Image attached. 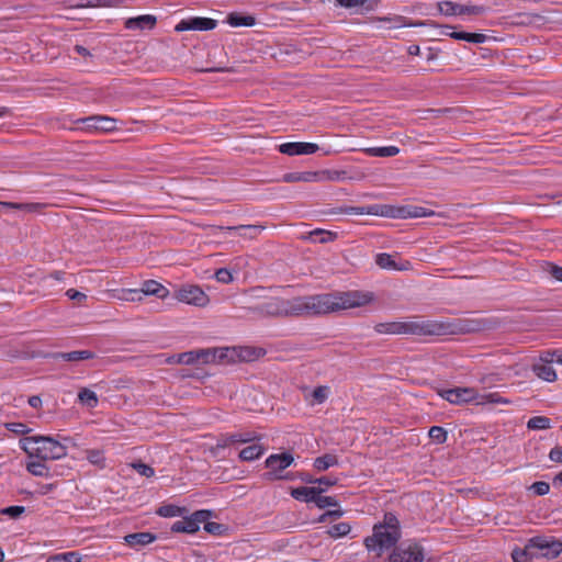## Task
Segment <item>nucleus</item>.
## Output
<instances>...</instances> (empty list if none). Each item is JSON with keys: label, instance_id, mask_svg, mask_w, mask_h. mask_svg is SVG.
<instances>
[{"label": "nucleus", "instance_id": "obj_13", "mask_svg": "<svg viewBox=\"0 0 562 562\" xmlns=\"http://www.w3.org/2000/svg\"><path fill=\"white\" fill-rule=\"evenodd\" d=\"M216 20L211 18L195 16L181 20L176 26V32L183 31H211L216 27Z\"/></svg>", "mask_w": 562, "mask_h": 562}, {"label": "nucleus", "instance_id": "obj_46", "mask_svg": "<svg viewBox=\"0 0 562 562\" xmlns=\"http://www.w3.org/2000/svg\"><path fill=\"white\" fill-rule=\"evenodd\" d=\"M458 4L450 1L437 2L435 3L438 11L445 15H458Z\"/></svg>", "mask_w": 562, "mask_h": 562}, {"label": "nucleus", "instance_id": "obj_21", "mask_svg": "<svg viewBox=\"0 0 562 562\" xmlns=\"http://www.w3.org/2000/svg\"><path fill=\"white\" fill-rule=\"evenodd\" d=\"M282 180L288 183L292 182H318L317 171H296L283 175Z\"/></svg>", "mask_w": 562, "mask_h": 562}, {"label": "nucleus", "instance_id": "obj_60", "mask_svg": "<svg viewBox=\"0 0 562 562\" xmlns=\"http://www.w3.org/2000/svg\"><path fill=\"white\" fill-rule=\"evenodd\" d=\"M209 516H210V512H207V510H196L195 513H193L191 515V518L194 519L196 525H199V527H200L201 524L206 521Z\"/></svg>", "mask_w": 562, "mask_h": 562}, {"label": "nucleus", "instance_id": "obj_45", "mask_svg": "<svg viewBox=\"0 0 562 562\" xmlns=\"http://www.w3.org/2000/svg\"><path fill=\"white\" fill-rule=\"evenodd\" d=\"M261 355H262V350L261 349H256V348H251V347H245V348L240 349V351L238 352L237 356L243 361H254V360L258 359Z\"/></svg>", "mask_w": 562, "mask_h": 562}, {"label": "nucleus", "instance_id": "obj_63", "mask_svg": "<svg viewBox=\"0 0 562 562\" xmlns=\"http://www.w3.org/2000/svg\"><path fill=\"white\" fill-rule=\"evenodd\" d=\"M341 7L355 8L362 5L367 0H336Z\"/></svg>", "mask_w": 562, "mask_h": 562}, {"label": "nucleus", "instance_id": "obj_33", "mask_svg": "<svg viewBox=\"0 0 562 562\" xmlns=\"http://www.w3.org/2000/svg\"><path fill=\"white\" fill-rule=\"evenodd\" d=\"M78 398L83 405H86L89 408L97 407L99 403L95 392L88 387H83L79 391Z\"/></svg>", "mask_w": 562, "mask_h": 562}, {"label": "nucleus", "instance_id": "obj_31", "mask_svg": "<svg viewBox=\"0 0 562 562\" xmlns=\"http://www.w3.org/2000/svg\"><path fill=\"white\" fill-rule=\"evenodd\" d=\"M227 23L234 27L254 26L256 24V19L252 15H241V14H237V13H231L227 16Z\"/></svg>", "mask_w": 562, "mask_h": 562}, {"label": "nucleus", "instance_id": "obj_5", "mask_svg": "<svg viewBox=\"0 0 562 562\" xmlns=\"http://www.w3.org/2000/svg\"><path fill=\"white\" fill-rule=\"evenodd\" d=\"M294 462V457L290 452L274 453L269 456L266 461V468L269 470L265 473V479L269 481L283 480L288 476L282 475V471Z\"/></svg>", "mask_w": 562, "mask_h": 562}, {"label": "nucleus", "instance_id": "obj_28", "mask_svg": "<svg viewBox=\"0 0 562 562\" xmlns=\"http://www.w3.org/2000/svg\"><path fill=\"white\" fill-rule=\"evenodd\" d=\"M448 35L451 38H454L458 41H465V42L475 43V44L484 43L487 38V36L482 33L451 32Z\"/></svg>", "mask_w": 562, "mask_h": 562}, {"label": "nucleus", "instance_id": "obj_12", "mask_svg": "<svg viewBox=\"0 0 562 562\" xmlns=\"http://www.w3.org/2000/svg\"><path fill=\"white\" fill-rule=\"evenodd\" d=\"M124 294H136L137 300H142L143 295H155L159 299H166L169 290L156 280H146L142 283L140 289H127Z\"/></svg>", "mask_w": 562, "mask_h": 562}, {"label": "nucleus", "instance_id": "obj_6", "mask_svg": "<svg viewBox=\"0 0 562 562\" xmlns=\"http://www.w3.org/2000/svg\"><path fill=\"white\" fill-rule=\"evenodd\" d=\"M373 329L380 335H417L422 331V325L414 321H396L378 323Z\"/></svg>", "mask_w": 562, "mask_h": 562}, {"label": "nucleus", "instance_id": "obj_30", "mask_svg": "<svg viewBox=\"0 0 562 562\" xmlns=\"http://www.w3.org/2000/svg\"><path fill=\"white\" fill-rule=\"evenodd\" d=\"M338 464V458L336 454L333 453H326L324 456H321L314 460V468L322 472L326 471L327 469L335 467Z\"/></svg>", "mask_w": 562, "mask_h": 562}, {"label": "nucleus", "instance_id": "obj_32", "mask_svg": "<svg viewBox=\"0 0 562 562\" xmlns=\"http://www.w3.org/2000/svg\"><path fill=\"white\" fill-rule=\"evenodd\" d=\"M94 357V353L89 350H75L70 352H61L57 355V358H60L65 361H81L89 360Z\"/></svg>", "mask_w": 562, "mask_h": 562}, {"label": "nucleus", "instance_id": "obj_23", "mask_svg": "<svg viewBox=\"0 0 562 562\" xmlns=\"http://www.w3.org/2000/svg\"><path fill=\"white\" fill-rule=\"evenodd\" d=\"M259 440V436L255 432L246 431V432H235L223 439L222 447H228L234 443H248Z\"/></svg>", "mask_w": 562, "mask_h": 562}, {"label": "nucleus", "instance_id": "obj_41", "mask_svg": "<svg viewBox=\"0 0 562 562\" xmlns=\"http://www.w3.org/2000/svg\"><path fill=\"white\" fill-rule=\"evenodd\" d=\"M535 557H537V552L528 550L527 546L525 547V549H515L512 552V558L514 562H531V559Z\"/></svg>", "mask_w": 562, "mask_h": 562}, {"label": "nucleus", "instance_id": "obj_34", "mask_svg": "<svg viewBox=\"0 0 562 562\" xmlns=\"http://www.w3.org/2000/svg\"><path fill=\"white\" fill-rule=\"evenodd\" d=\"M0 206L12 210H21L25 212H37L43 205L40 203H16V202H0Z\"/></svg>", "mask_w": 562, "mask_h": 562}, {"label": "nucleus", "instance_id": "obj_7", "mask_svg": "<svg viewBox=\"0 0 562 562\" xmlns=\"http://www.w3.org/2000/svg\"><path fill=\"white\" fill-rule=\"evenodd\" d=\"M173 297L182 303L204 307L209 304V295L194 284H184L175 290Z\"/></svg>", "mask_w": 562, "mask_h": 562}, {"label": "nucleus", "instance_id": "obj_48", "mask_svg": "<svg viewBox=\"0 0 562 562\" xmlns=\"http://www.w3.org/2000/svg\"><path fill=\"white\" fill-rule=\"evenodd\" d=\"M486 403L501 404V403H507V401L502 398L498 395V393L479 394V400H476V405H483Z\"/></svg>", "mask_w": 562, "mask_h": 562}, {"label": "nucleus", "instance_id": "obj_16", "mask_svg": "<svg viewBox=\"0 0 562 562\" xmlns=\"http://www.w3.org/2000/svg\"><path fill=\"white\" fill-rule=\"evenodd\" d=\"M157 23V18L151 14H144L134 18H128L124 22V26L127 30H151Z\"/></svg>", "mask_w": 562, "mask_h": 562}, {"label": "nucleus", "instance_id": "obj_1", "mask_svg": "<svg viewBox=\"0 0 562 562\" xmlns=\"http://www.w3.org/2000/svg\"><path fill=\"white\" fill-rule=\"evenodd\" d=\"M374 300L372 292L347 291L315 295L280 297L282 317L322 315L341 310L364 306Z\"/></svg>", "mask_w": 562, "mask_h": 562}, {"label": "nucleus", "instance_id": "obj_47", "mask_svg": "<svg viewBox=\"0 0 562 562\" xmlns=\"http://www.w3.org/2000/svg\"><path fill=\"white\" fill-rule=\"evenodd\" d=\"M199 353L198 350H191L177 355V360L182 364H194L199 363Z\"/></svg>", "mask_w": 562, "mask_h": 562}, {"label": "nucleus", "instance_id": "obj_38", "mask_svg": "<svg viewBox=\"0 0 562 562\" xmlns=\"http://www.w3.org/2000/svg\"><path fill=\"white\" fill-rule=\"evenodd\" d=\"M527 427L532 430H544L551 427V420L546 416H535L528 420Z\"/></svg>", "mask_w": 562, "mask_h": 562}, {"label": "nucleus", "instance_id": "obj_24", "mask_svg": "<svg viewBox=\"0 0 562 562\" xmlns=\"http://www.w3.org/2000/svg\"><path fill=\"white\" fill-rule=\"evenodd\" d=\"M317 173H318V182L319 181L339 182V181H344L346 179H350V180L360 179L359 177L348 176L347 171H345V170H321V171H317Z\"/></svg>", "mask_w": 562, "mask_h": 562}, {"label": "nucleus", "instance_id": "obj_18", "mask_svg": "<svg viewBox=\"0 0 562 562\" xmlns=\"http://www.w3.org/2000/svg\"><path fill=\"white\" fill-rule=\"evenodd\" d=\"M324 491L325 488L316 486H301L293 488L291 491V496L296 501L315 504L317 494H322Z\"/></svg>", "mask_w": 562, "mask_h": 562}, {"label": "nucleus", "instance_id": "obj_58", "mask_svg": "<svg viewBox=\"0 0 562 562\" xmlns=\"http://www.w3.org/2000/svg\"><path fill=\"white\" fill-rule=\"evenodd\" d=\"M559 355H562V351L560 350H552V351H546L541 355L540 360L542 363L549 364L552 361H557V358Z\"/></svg>", "mask_w": 562, "mask_h": 562}, {"label": "nucleus", "instance_id": "obj_39", "mask_svg": "<svg viewBox=\"0 0 562 562\" xmlns=\"http://www.w3.org/2000/svg\"><path fill=\"white\" fill-rule=\"evenodd\" d=\"M375 263L382 269H389V270H400L401 269L396 266L393 257L385 252L376 255Z\"/></svg>", "mask_w": 562, "mask_h": 562}, {"label": "nucleus", "instance_id": "obj_27", "mask_svg": "<svg viewBox=\"0 0 562 562\" xmlns=\"http://www.w3.org/2000/svg\"><path fill=\"white\" fill-rule=\"evenodd\" d=\"M533 373L547 382H554L558 378L555 370L546 363H538L532 366Z\"/></svg>", "mask_w": 562, "mask_h": 562}, {"label": "nucleus", "instance_id": "obj_11", "mask_svg": "<svg viewBox=\"0 0 562 562\" xmlns=\"http://www.w3.org/2000/svg\"><path fill=\"white\" fill-rule=\"evenodd\" d=\"M198 353L200 356L199 363H216L233 360L236 350L229 348H206L198 349Z\"/></svg>", "mask_w": 562, "mask_h": 562}, {"label": "nucleus", "instance_id": "obj_64", "mask_svg": "<svg viewBox=\"0 0 562 562\" xmlns=\"http://www.w3.org/2000/svg\"><path fill=\"white\" fill-rule=\"evenodd\" d=\"M549 273L558 281L562 282V267H558L551 265L549 268Z\"/></svg>", "mask_w": 562, "mask_h": 562}, {"label": "nucleus", "instance_id": "obj_40", "mask_svg": "<svg viewBox=\"0 0 562 562\" xmlns=\"http://www.w3.org/2000/svg\"><path fill=\"white\" fill-rule=\"evenodd\" d=\"M350 530H351V526L348 522H339V524L333 525L328 529L327 533L331 538L337 539V538L347 536L350 532Z\"/></svg>", "mask_w": 562, "mask_h": 562}, {"label": "nucleus", "instance_id": "obj_19", "mask_svg": "<svg viewBox=\"0 0 562 562\" xmlns=\"http://www.w3.org/2000/svg\"><path fill=\"white\" fill-rule=\"evenodd\" d=\"M420 554V551L412 550L411 547H398L390 555V562H422Z\"/></svg>", "mask_w": 562, "mask_h": 562}, {"label": "nucleus", "instance_id": "obj_49", "mask_svg": "<svg viewBox=\"0 0 562 562\" xmlns=\"http://www.w3.org/2000/svg\"><path fill=\"white\" fill-rule=\"evenodd\" d=\"M315 505L321 509H324L327 507H338L339 506V504L335 497L324 496L322 494H317Z\"/></svg>", "mask_w": 562, "mask_h": 562}, {"label": "nucleus", "instance_id": "obj_59", "mask_svg": "<svg viewBox=\"0 0 562 562\" xmlns=\"http://www.w3.org/2000/svg\"><path fill=\"white\" fill-rule=\"evenodd\" d=\"M549 459L552 462L562 463V446H555L549 452Z\"/></svg>", "mask_w": 562, "mask_h": 562}, {"label": "nucleus", "instance_id": "obj_52", "mask_svg": "<svg viewBox=\"0 0 562 562\" xmlns=\"http://www.w3.org/2000/svg\"><path fill=\"white\" fill-rule=\"evenodd\" d=\"M214 276L215 279L223 284H229L234 280L232 272L227 268L217 269Z\"/></svg>", "mask_w": 562, "mask_h": 562}, {"label": "nucleus", "instance_id": "obj_3", "mask_svg": "<svg viewBox=\"0 0 562 562\" xmlns=\"http://www.w3.org/2000/svg\"><path fill=\"white\" fill-rule=\"evenodd\" d=\"M20 447L30 458L42 461L59 460L67 456V448L48 436H31L20 439Z\"/></svg>", "mask_w": 562, "mask_h": 562}, {"label": "nucleus", "instance_id": "obj_35", "mask_svg": "<svg viewBox=\"0 0 562 562\" xmlns=\"http://www.w3.org/2000/svg\"><path fill=\"white\" fill-rule=\"evenodd\" d=\"M81 557L77 551L56 553L46 559V562H80Z\"/></svg>", "mask_w": 562, "mask_h": 562}, {"label": "nucleus", "instance_id": "obj_50", "mask_svg": "<svg viewBox=\"0 0 562 562\" xmlns=\"http://www.w3.org/2000/svg\"><path fill=\"white\" fill-rule=\"evenodd\" d=\"M328 393H329V387L325 386V385H321V386H317L314 389V391L312 392V397L315 403L322 404L327 400Z\"/></svg>", "mask_w": 562, "mask_h": 562}, {"label": "nucleus", "instance_id": "obj_37", "mask_svg": "<svg viewBox=\"0 0 562 562\" xmlns=\"http://www.w3.org/2000/svg\"><path fill=\"white\" fill-rule=\"evenodd\" d=\"M45 461H29L26 463V470L34 476L47 477L48 468L44 463Z\"/></svg>", "mask_w": 562, "mask_h": 562}, {"label": "nucleus", "instance_id": "obj_44", "mask_svg": "<svg viewBox=\"0 0 562 562\" xmlns=\"http://www.w3.org/2000/svg\"><path fill=\"white\" fill-rule=\"evenodd\" d=\"M87 459L90 463H92L101 469L105 467V458H104L103 451H101V450H98V449L88 450Z\"/></svg>", "mask_w": 562, "mask_h": 562}, {"label": "nucleus", "instance_id": "obj_10", "mask_svg": "<svg viewBox=\"0 0 562 562\" xmlns=\"http://www.w3.org/2000/svg\"><path fill=\"white\" fill-rule=\"evenodd\" d=\"M440 395L451 404L460 405L465 403H475L479 400V393L472 387H454L445 390Z\"/></svg>", "mask_w": 562, "mask_h": 562}, {"label": "nucleus", "instance_id": "obj_53", "mask_svg": "<svg viewBox=\"0 0 562 562\" xmlns=\"http://www.w3.org/2000/svg\"><path fill=\"white\" fill-rule=\"evenodd\" d=\"M5 428L9 431L14 432L16 435H25L31 431V429L24 423H8L5 425Z\"/></svg>", "mask_w": 562, "mask_h": 562}, {"label": "nucleus", "instance_id": "obj_56", "mask_svg": "<svg viewBox=\"0 0 562 562\" xmlns=\"http://www.w3.org/2000/svg\"><path fill=\"white\" fill-rule=\"evenodd\" d=\"M530 490L533 491L536 495L543 496L549 493L550 485L547 482L538 481L530 486Z\"/></svg>", "mask_w": 562, "mask_h": 562}, {"label": "nucleus", "instance_id": "obj_55", "mask_svg": "<svg viewBox=\"0 0 562 562\" xmlns=\"http://www.w3.org/2000/svg\"><path fill=\"white\" fill-rule=\"evenodd\" d=\"M132 467L137 471L138 474L145 477H151L155 474L154 469L143 462H135Z\"/></svg>", "mask_w": 562, "mask_h": 562}, {"label": "nucleus", "instance_id": "obj_51", "mask_svg": "<svg viewBox=\"0 0 562 562\" xmlns=\"http://www.w3.org/2000/svg\"><path fill=\"white\" fill-rule=\"evenodd\" d=\"M157 514L161 517H176L181 514V508L176 505H165L158 508Z\"/></svg>", "mask_w": 562, "mask_h": 562}, {"label": "nucleus", "instance_id": "obj_43", "mask_svg": "<svg viewBox=\"0 0 562 562\" xmlns=\"http://www.w3.org/2000/svg\"><path fill=\"white\" fill-rule=\"evenodd\" d=\"M428 438L432 443H443L447 440V431L440 426H434L428 431Z\"/></svg>", "mask_w": 562, "mask_h": 562}, {"label": "nucleus", "instance_id": "obj_36", "mask_svg": "<svg viewBox=\"0 0 562 562\" xmlns=\"http://www.w3.org/2000/svg\"><path fill=\"white\" fill-rule=\"evenodd\" d=\"M125 0H78L76 7H115Z\"/></svg>", "mask_w": 562, "mask_h": 562}, {"label": "nucleus", "instance_id": "obj_22", "mask_svg": "<svg viewBox=\"0 0 562 562\" xmlns=\"http://www.w3.org/2000/svg\"><path fill=\"white\" fill-rule=\"evenodd\" d=\"M450 333L448 324L430 319L424 322V336H443Z\"/></svg>", "mask_w": 562, "mask_h": 562}, {"label": "nucleus", "instance_id": "obj_61", "mask_svg": "<svg viewBox=\"0 0 562 562\" xmlns=\"http://www.w3.org/2000/svg\"><path fill=\"white\" fill-rule=\"evenodd\" d=\"M66 295H67L70 300H72V301H77V302H79V303H80V302H82V301H85V300L87 299V295H86L85 293L79 292V291H77V290H75V289H69V290H67Z\"/></svg>", "mask_w": 562, "mask_h": 562}, {"label": "nucleus", "instance_id": "obj_20", "mask_svg": "<svg viewBox=\"0 0 562 562\" xmlns=\"http://www.w3.org/2000/svg\"><path fill=\"white\" fill-rule=\"evenodd\" d=\"M156 535L151 532H135L124 537V541L132 548L139 549L156 540Z\"/></svg>", "mask_w": 562, "mask_h": 562}, {"label": "nucleus", "instance_id": "obj_2", "mask_svg": "<svg viewBox=\"0 0 562 562\" xmlns=\"http://www.w3.org/2000/svg\"><path fill=\"white\" fill-rule=\"evenodd\" d=\"M401 538L400 522L392 513L384 515L383 521L373 526L372 536L364 539L367 550L380 558L385 551L393 548Z\"/></svg>", "mask_w": 562, "mask_h": 562}, {"label": "nucleus", "instance_id": "obj_25", "mask_svg": "<svg viewBox=\"0 0 562 562\" xmlns=\"http://www.w3.org/2000/svg\"><path fill=\"white\" fill-rule=\"evenodd\" d=\"M265 450L266 449L262 445L255 442V443L244 448L239 452V458L243 461H254V460L259 459L263 454Z\"/></svg>", "mask_w": 562, "mask_h": 562}, {"label": "nucleus", "instance_id": "obj_57", "mask_svg": "<svg viewBox=\"0 0 562 562\" xmlns=\"http://www.w3.org/2000/svg\"><path fill=\"white\" fill-rule=\"evenodd\" d=\"M311 237L314 240H318L319 243H327V241L334 239V236L331 233L325 232L323 229H316V231L312 232Z\"/></svg>", "mask_w": 562, "mask_h": 562}, {"label": "nucleus", "instance_id": "obj_29", "mask_svg": "<svg viewBox=\"0 0 562 562\" xmlns=\"http://www.w3.org/2000/svg\"><path fill=\"white\" fill-rule=\"evenodd\" d=\"M363 151L371 157H393L400 153L396 146L369 147Z\"/></svg>", "mask_w": 562, "mask_h": 562}, {"label": "nucleus", "instance_id": "obj_8", "mask_svg": "<svg viewBox=\"0 0 562 562\" xmlns=\"http://www.w3.org/2000/svg\"><path fill=\"white\" fill-rule=\"evenodd\" d=\"M527 549L539 551L541 557L555 559L562 553V542L548 537H533L528 540Z\"/></svg>", "mask_w": 562, "mask_h": 562}, {"label": "nucleus", "instance_id": "obj_62", "mask_svg": "<svg viewBox=\"0 0 562 562\" xmlns=\"http://www.w3.org/2000/svg\"><path fill=\"white\" fill-rule=\"evenodd\" d=\"M315 482L319 485L318 487L327 488L329 486H333L337 483V479H330L328 476H323L319 479H316Z\"/></svg>", "mask_w": 562, "mask_h": 562}, {"label": "nucleus", "instance_id": "obj_26", "mask_svg": "<svg viewBox=\"0 0 562 562\" xmlns=\"http://www.w3.org/2000/svg\"><path fill=\"white\" fill-rule=\"evenodd\" d=\"M199 530V525L194 521V519L190 517H184L181 520L175 521L171 526V531L173 532H186V533H194Z\"/></svg>", "mask_w": 562, "mask_h": 562}, {"label": "nucleus", "instance_id": "obj_42", "mask_svg": "<svg viewBox=\"0 0 562 562\" xmlns=\"http://www.w3.org/2000/svg\"><path fill=\"white\" fill-rule=\"evenodd\" d=\"M485 8L474 4H458V15H481L485 13Z\"/></svg>", "mask_w": 562, "mask_h": 562}, {"label": "nucleus", "instance_id": "obj_17", "mask_svg": "<svg viewBox=\"0 0 562 562\" xmlns=\"http://www.w3.org/2000/svg\"><path fill=\"white\" fill-rule=\"evenodd\" d=\"M218 231L236 232L239 236L248 239H255L263 229L262 225H237V226H216Z\"/></svg>", "mask_w": 562, "mask_h": 562}, {"label": "nucleus", "instance_id": "obj_15", "mask_svg": "<svg viewBox=\"0 0 562 562\" xmlns=\"http://www.w3.org/2000/svg\"><path fill=\"white\" fill-rule=\"evenodd\" d=\"M249 311L261 317H282L280 296L271 297L261 304L250 307Z\"/></svg>", "mask_w": 562, "mask_h": 562}, {"label": "nucleus", "instance_id": "obj_54", "mask_svg": "<svg viewBox=\"0 0 562 562\" xmlns=\"http://www.w3.org/2000/svg\"><path fill=\"white\" fill-rule=\"evenodd\" d=\"M24 512H25V507L19 506V505L9 506V507L2 508L0 510V513L2 515L9 516L10 518H14V519L19 518Z\"/></svg>", "mask_w": 562, "mask_h": 562}, {"label": "nucleus", "instance_id": "obj_4", "mask_svg": "<svg viewBox=\"0 0 562 562\" xmlns=\"http://www.w3.org/2000/svg\"><path fill=\"white\" fill-rule=\"evenodd\" d=\"M75 123L78 130L89 134L110 133L117 128L116 120L106 115L81 117L76 120Z\"/></svg>", "mask_w": 562, "mask_h": 562}, {"label": "nucleus", "instance_id": "obj_9", "mask_svg": "<svg viewBox=\"0 0 562 562\" xmlns=\"http://www.w3.org/2000/svg\"><path fill=\"white\" fill-rule=\"evenodd\" d=\"M344 214L348 215H375L382 217H396V210L386 204H372L368 206H348L341 210Z\"/></svg>", "mask_w": 562, "mask_h": 562}, {"label": "nucleus", "instance_id": "obj_14", "mask_svg": "<svg viewBox=\"0 0 562 562\" xmlns=\"http://www.w3.org/2000/svg\"><path fill=\"white\" fill-rule=\"evenodd\" d=\"M318 150V145L314 143L293 142L283 143L279 146V151L288 156L312 155Z\"/></svg>", "mask_w": 562, "mask_h": 562}]
</instances>
